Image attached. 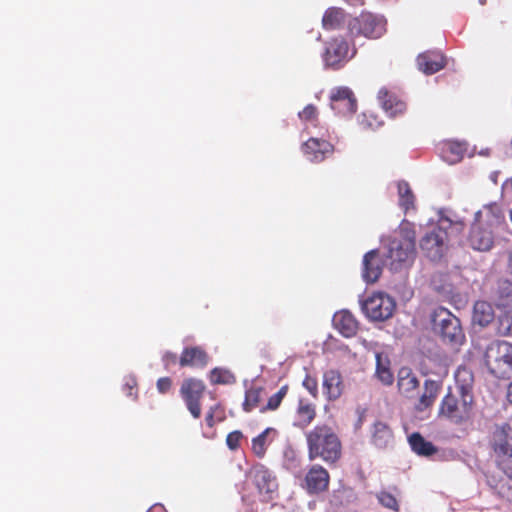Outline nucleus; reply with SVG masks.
Segmentation results:
<instances>
[{"mask_svg": "<svg viewBox=\"0 0 512 512\" xmlns=\"http://www.w3.org/2000/svg\"><path fill=\"white\" fill-rule=\"evenodd\" d=\"M495 235L493 230H488L479 223L472 224L468 237L469 245L478 251H488L494 244Z\"/></svg>", "mask_w": 512, "mask_h": 512, "instance_id": "2eb2a0df", "label": "nucleus"}, {"mask_svg": "<svg viewBox=\"0 0 512 512\" xmlns=\"http://www.w3.org/2000/svg\"><path fill=\"white\" fill-rule=\"evenodd\" d=\"M345 20V13L341 8H329L322 17V25L325 28L339 27Z\"/></svg>", "mask_w": 512, "mask_h": 512, "instance_id": "473e14b6", "label": "nucleus"}, {"mask_svg": "<svg viewBox=\"0 0 512 512\" xmlns=\"http://www.w3.org/2000/svg\"><path fill=\"white\" fill-rule=\"evenodd\" d=\"M334 151V147L330 143H325L322 141V157L332 154Z\"/></svg>", "mask_w": 512, "mask_h": 512, "instance_id": "3c124183", "label": "nucleus"}, {"mask_svg": "<svg viewBox=\"0 0 512 512\" xmlns=\"http://www.w3.org/2000/svg\"><path fill=\"white\" fill-rule=\"evenodd\" d=\"M342 447L338 436L332 432L322 431V460L335 463L341 457Z\"/></svg>", "mask_w": 512, "mask_h": 512, "instance_id": "f3484780", "label": "nucleus"}, {"mask_svg": "<svg viewBox=\"0 0 512 512\" xmlns=\"http://www.w3.org/2000/svg\"><path fill=\"white\" fill-rule=\"evenodd\" d=\"M287 391H288V387L282 386L275 394H273L271 397H269L267 404L260 408V412L265 413L266 411L276 410L280 406L284 397L286 396Z\"/></svg>", "mask_w": 512, "mask_h": 512, "instance_id": "4c0bfd02", "label": "nucleus"}, {"mask_svg": "<svg viewBox=\"0 0 512 512\" xmlns=\"http://www.w3.org/2000/svg\"><path fill=\"white\" fill-rule=\"evenodd\" d=\"M417 65L423 73L433 74L444 67V56L439 51H428L418 56Z\"/></svg>", "mask_w": 512, "mask_h": 512, "instance_id": "412c9836", "label": "nucleus"}, {"mask_svg": "<svg viewBox=\"0 0 512 512\" xmlns=\"http://www.w3.org/2000/svg\"><path fill=\"white\" fill-rule=\"evenodd\" d=\"M419 382L417 378L408 371L402 370L398 379V387L401 391L407 393L417 388Z\"/></svg>", "mask_w": 512, "mask_h": 512, "instance_id": "e433bc0d", "label": "nucleus"}, {"mask_svg": "<svg viewBox=\"0 0 512 512\" xmlns=\"http://www.w3.org/2000/svg\"><path fill=\"white\" fill-rule=\"evenodd\" d=\"M502 311L498 318L497 332L502 336H512V309Z\"/></svg>", "mask_w": 512, "mask_h": 512, "instance_id": "c9c22d12", "label": "nucleus"}, {"mask_svg": "<svg viewBox=\"0 0 512 512\" xmlns=\"http://www.w3.org/2000/svg\"><path fill=\"white\" fill-rule=\"evenodd\" d=\"M372 443L378 448H387L393 443V433L389 426L381 421L374 423L372 428Z\"/></svg>", "mask_w": 512, "mask_h": 512, "instance_id": "5701e85b", "label": "nucleus"}, {"mask_svg": "<svg viewBox=\"0 0 512 512\" xmlns=\"http://www.w3.org/2000/svg\"><path fill=\"white\" fill-rule=\"evenodd\" d=\"M466 373H467L466 369H459L457 374H456V377H459L461 374H466Z\"/></svg>", "mask_w": 512, "mask_h": 512, "instance_id": "4d7b16f0", "label": "nucleus"}, {"mask_svg": "<svg viewBox=\"0 0 512 512\" xmlns=\"http://www.w3.org/2000/svg\"><path fill=\"white\" fill-rule=\"evenodd\" d=\"M462 229V222H453L447 216L441 215L438 225L427 232L420 240V248L432 261L440 260L447 251L448 228Z\"/></svg>", "mask_w": 512, "mask_h": 512, "instance_id": "f03ea898", "label": "nucleus"}, {"mask_svg": "<svg viewBox=\"0 0 512 512\" xmlns=\"http://www.w3.org/2000/svg\"><path fill=\"white\" fill-rule=\"evenodd\" d=\"M210 356L201 346H187L179 357L180 367L204 368L209 363Z\"/></svg>", "mask_w": 512, "mask_h": 512, "instance_id": "4468645a", "label": "nucleus"}, {"mask_svg": "<svg viewBox=\"0 0 512 512\" xmlns=\"http://www.w3.org/2000/svg\"><path fill=\"white\" fill-rule=\"evenodd\" d=\"M496 305L500 310L512 309V283L501 281L498 285Z\"/></svg>", "mask_w": 512, "mask_h": 512, "instance_id": "cd10ccee", "label": "nucleus"}, {"mask_svg": "<svg viewBox=\"0 0 512 512\" xmlns=\"http://www.w3.org/2000/svg\"><path fill=\"white\" fill-rule=\"evenodd\" d=\"M490 446L498 459V465L512 480V467H505L504 462L512 460V428L509 424L495 425L490 436Z\"/></svg>", "mask_w": 512, "mask_h": 512, "instance_id": "39448f33", "label": "nucleus"}, {"mask_svg": "<svg viewBox=\"0 0 512 512\" xmlns=\"http://www.w3.org/2000/svg\"><path fill=\"white\" fill-rule=\"evenodd\" d=\"M416 231L413 223L403 220L396 236L387 244L386 258L391 270L398 271L414 261Z\"/></svg>", "mask_w": 512, "mask_h": 512, "instance_id": "f257e3e1", "label": "nucleus"}, {"mask_svg": "<svg viewBox=\"0 0 512 512\" xmlns=\"http://www.w3.org/2000/svg\"><path fill=\"white\" fill-rule=\"evenodd\" d=\"M349 45L343 37H335L326 42L324 61L326 66L338 69L350 58ZM354 52H352L351 57Z\"/></svg>", "mask_w": 512, "mask_h": 512, "instance_id": "9b49d317", "label": "nucleus"}, {"mask_svg": "<svg viewBox=\"0 0 512 512\" xmlns=\"http://www.w3.org/2000/svg\"><path fill=\"white\" fill-rule=\"evenodd\" d=\"M302 151L309 161H315L320 152V140L318 138H310L302 145Z\"/></svg>", "mask_w": 512, "mask_h": 512, "instance_id": "58836bf2", "label": "nucleus"}, {"mask_svg": "<svg viewBox=\"0 0 512 512\" xmlns=\"http://www.w3.org/2000/svg\"><path fill=\"white\" fill-rule=\"evenodd\" d=\"M362 312L371 321H385L392 317L396 303L392 297L383 292H376L360 300Z\"/></svg>", "mask_w": 512, "mask_h": 512, "instance_id": "423d86ee", "label": "nucleus"}, {"mask_svg": "<svg viewBox=\"0 0 512 512\" xmlns=\"http://www.w3.org/2000/svg\"><path fill=\"white\" fill-rule=\"evenodd\" d=\"M360 125L364 129H377L381 126V122L372 113H363L360 119Z\"/></svg>", "mask_w": 512, "mask_h": 512, "instance_id": "79ce46f5", "label": "nucleus"}, {"mask_svg": "<svg viewBox=\"0 0 512 512\" xmlns=\"http://www.w3.org/2000/svg\"><path fill=\"white\" fill-rule=\"evenodd\" d=\"M303 384L315 396L317 392V383L309 378L305 379Z\"/></svg>", "mask_w": 512, "mask_h": 512, "instance_id": "8fccbe9b", "label": "nucleus"}, {"mask_svg": "<svg viewBox=\"0 0 512 512\" xmlns=\"http://www.w3.org/2000/svg\"><path fill=\"white\" fill-rule=\"evenodd\" d=\"M157 390L161 394H165L171 390L172 380L170 377H161L156 383Z\"/></svg>", "mask_w": 512, "mask_h": 512, "instance_id": "09e8293b", "label": "nucleus"}, {"mask_svg": "<svg viewBox=\"0 0 512 512\" xmlns=\"http://www.w3.org/2000/svg\"><path fill=\"white\" fill-rule=\"evenodd\" d=\"M330 106L336 113L347 116L357 110V100L353 91L348 87H335L329 94Z\"/></svg>", "mask_w": 512, "mask_h": 512, "instance_id": "f8f14e48", "label": "nucleus"}, {"mask_svg": "<svg viewBox=\"0 0 512 512\" xmlns=\"http://www.w3.org/2000/svg\"><path fill=\"white\" fill-rule=\"evenodd\" d=\"M507 398H508V401L510 403H512V382L510 383V385L508 387Z\"/></svg>", "mask_w": 512, "mask_h": 512, "instance_id": "864d4df0", "label": "nucleus"}, {"mask_svg": "<svg viewBox=\"0 0 512 512\" xmlns=\"http://www.w3.org/2000/svg\"><path fill=\"white\" fill-rule=\"evenodd\" d=\"M485 364L497 378L512 377V344L494 341L486 349Z\"/></svg>", "mask_w": 512, "mask_h": 512, "instance_id": "20e7f679", "label": "nucleus"}, {"mask_svg": "<svg viewBox=\"0 0 512 512\" xmlns=\"http://www.w3.org/2000/svg\"><path fill=\"white\" fill-rule=\"evenodd\" d=\"M439 391L440 386L436 381H425L424 391L420 396L418 403L416 404V409L418 411H423L431 407L438 397Z\"/></svg>", "mask_w": 512, "mask_h": 512, "instance_id": "a878e982", "label": "nucleus"}, {"mask_svg": "<svg viewBox=\"0 0 512 512\" xmlns=\"http://www.w3.org/2000/svg\"><path fill=\"white\" fill-rule=\"evenodd\" d=\"M162 362L164 368L168 370L170 367L174 366L176 363H179V358L177 355L171 351H166L162 356Z\"/></svg>", "mask_w": 512, "mask_h": 512, "instance_id": "de8ad7c7", "label": "nucleus"}, {"mask_svg": "<svg viewBox=\"0 0 512 512\" xmlns=\"http://www.w3.org/2000/svg\"><path fill=\"white\" fill-rule=\"evenodd\" d=\"M467 152V143L445 141L439 147L441 158L448 164L459 163Z\"/></svg>", "mask_w": 512, "mask_h": 512, "instance_id": "aec40b11", "label": "nucleus"}, {"mask_svg": "<svg viewBox=\"0 0 512 512\" xmlns=\"http://www.w3.org/2000/svg\"><path fill=\"white\" fill-rule=\"evenodd\" d=\"M334 328L344 337H352L358 330V322L348 310H341L332 318Z\"/></svg>", "mask_w": 512, "mask_h": 512, "instance_id": "6ab92c4d", "label": "nucleus"}, {"mask_svg": "<svg viewBox=\"0 0 512 512\" xmlns=\"http://www.w3.org/2000/svg\"><path fill=\"white\" fill-rule=\"evenodd\" d=\"M495 317L493 306L487 301H477L473 308V322L484 327L490 324Z\"/></svg>", "mask_w": 512, "mask_h": 512, "instance_id": "b1692460", "label": "nucleus"}, {"mask_svg": "<svg viewBox=\"0 0 512 512\" xmlns=\"http://www.w3.org/2000/svg\"><path fill=\"white\" fill-rule=\"evenodd\" d=\"M378 98L385 112L391 117L402 114L406 110V104L384 88L380 89Z\"/></svg>", "mask_w": 512, "mask_h": 512, "instance_id": "4be33fe9", "label": "nucleus"}, {"mask_svg": "<svg viewBox=\"0 0 512 512\" xmlns=\"http://www.w3.org/2000/svg\"><path fill=\"white\" fill-rule=\"evenodd\" d=\"M264 389L262 387L251 386L245 392V399L243 402V410L245 412H251L255 408L259 407Z\"/></svg>", "mask_w": 512, "mask_h": 512, "instance_id": "c756f323", "label": "nucleus"}, {"mask_svg": "<svg viewBox=\"0 0 512 512\" xmlns=\"http://www.w3.org/2000/svg\"><path fill=\"white\" fill-rule=\"evenodd\" d=\"M510 220L512 222V209L510 210Z\"/></svg>", "mask_w": 512, "mask_h": 512, "instance_id": "13d9d810", "label": "nucleus"}, {"mask_svg": "<svg viewBox=\"0 0 512 512\" xmlns=\"http://www.w3.org/2000/svg\"><path fill=\"white\" fill-rule=\"evenodd\" d=\"M362 278L366 283H375L382 274L383 263L377 250L367 252L362 262Z\"/></svg>", "mask_w": 512, "mask_h": 512, "instance_id": "dca6fc26", "label": "nucleus"}, {"mask_svg": "<svg viewBox=\"0 0 512 512\" xmlns=\"http://www.w3.org/2000/svg\"><path fill=\"white\" fill-rule=\"evenodd\" d=\"M259 493L272 494L276 491L278 485L276 478L271 471L262 464L255 465L249 472Z\"/></svg>", "mask_w": 512, "mask_h": 512, "instance_id": "ddd939ff", "label": "nucleus"}, {"mask_svg": "<svg viewBox=\"0 0 512 512\" xmlns=\"http://www.w3.org/2000/svg\"><path fill=\"white\" fill-rule=\"evenodd\" d=\"M328 480H329V474L324 468H322V489L327 486Z\"/></svg>", "mask_w": 512, "mask_h": 512, "instance_id": "603ef678", "label": "nucleus"}, {"mask_svg": "<svg viewBox=\"0 0 512 512\" xmlns=\"http://www.w3.org/2000/svg\"><path fill=\"white\" fill-rule=\"evenodd\" d=\"M123 390L125 391L126 395L128 397H131L132 399H136L137 397V381L134 378H129L124 386Z\"/></svg>", "mask_w": 512, "mask_h": 512, "instance_id": "49530a36", "label": "nucleus"}, {"mask_svg": "<svg viewBox=\"0 0 512 512\" xmlns=\"http://www.w3.org/2000/svg\"><path fill=\"white\" fill-rule=\"evenodd\" d=\"M209 380L213 385H231L236 377L229 369L216 367L210 371Z\"/></svg>", "mask_w": 512, "mask_h": 512, "instance_id": "2f4dec72", "label": "nucleus"}, {"mask_svg": "<svg viewBox=\"0 0 512 512\" xmlns=\"http://www.w3.org/2000/svg\"><path fill=\"white\" fill-rule=\"evenodd\" d=\"M349 31L353 36L377 39L386 32V20L383 16L364 12L349 22Z\"/></svg>", "mask_w": 512, "mask_h": 512, "instance_id": "6e6552de", "label": "nucleus"}, {"mask_svg": "<svg viewBox=\"0 0 512 512\" xmlns=\"http://www.w3.org/2000/svg\"><path fill=\"white\" fill-rule=\"evenodd\" d=\"M432 325L445 341L459 343L464 339L459 319L445 308L440 307L434 311Z\"/></svg>", "mask_w": 512, "mask_h": 512, "instance_id": "0eeeda50", "label": "nucleus"}, {"mask_svg": "<svg viewBox=\"0 0 512 512\" xmlns=\"http://www.w3.org/2000/svg\"><path fill=\"white\" fill-rule=\"evenodd\" d=\"M303 487L310 493H318L320 490V466L313 465L305 476Z\"/></svg>", "mask_w": 512, "mask_h": 512, "instance_id": "f704fd0d", "label": "nucleus"}, {"mask_svg": "<svg viewBox=\"0 0 512 512\" xmlns=\"http://www.w3.org/2000/svg\"><path fill=\"white\" fill-rule=\"evenodd\" d=\"M206 386L204 382L196 378H186L180 387V395L184 400L188 411L191 415L198 419L201 416L200 401L204 395Z\"/></svg>", "mask_w": 512, "mask_h": 512, "instance_id": "1a4fd4ad", "label": "nucleus"}, {"mask_svg": "<svg viewBox=\"0 0 512 512\" xmlns=\"http://www.w3.org/2000/svg\"><path fill=\"white\" fill-rule=\"evenodd\" d=\"M378 501L386 508L397 510L398 509V502L396 498L387 492H381L377 496Z\"/></svg>", "mask_w": 512, "mask_h": 512, "instance_id": "c03bdc74", "label": "nucleus"}, {"mask_svg": "<svg viewBox=\"0 0 512 512\" xmlns=\"http://www.w3.org/2000/svg\"><path fill=\"white\" fill-rule=\"evenodd\" d=\"M224 418V410L219 404H215L209 408L205 417V421L207 426L212 428L217 422L223 421Z\"/></svg>", "mask_w": 512, "mask_h": 512, "instance_id": "a19ab883", "label": "nucleus"}, {"mask_svg": "<svg viewBox=\"0 0 512 512\" xmlns=\"http://www.w3.org/2000/svg\"><path fill=\"white\" fill-rule=\"evenodd\" d=\"M343 392V381L340 373L335 370L327 371L323 376L322 394L329 401L338 399Z\"/></svg>", "mask_w": 512, "mask_h": 512, "instance_id": "a211bd4d", "label": "nucleus"}, {"mask_svg": "<svg viewBox=\"0 0 512 512\" xmlns=\"http://www.w3.org/2000/svg\"><path fill=\"white\" fill-rule=\"evenodd\" d=\"M439 416L454 425L464 426L473 418V396L461 387L460 397L447 394L440 405Z\"/></svg>", "mask_w": 512, "mask_h": 512, "instance_id": "7ed1b4c3", "label": "nucleus"}, {"mask_svg": "<svg viewBox=\"0 0 512 512\" xmlns=\"http://www.w3.org/2000/svg\"><path fill=\"white\" fill-rule=\"evenodd\" d=\"M299 118L302 121H311L317 118V108L314 105H307L301 112H299Z\"/></svg>", "mask_w": 512, "mask_h": 512, "instance_id": "a18cd8bd", "label": "nucleus"}, {"mask_svg": "<svg viewBox=\"0 0 512 512\" xmlns=\"http://www.w3.org/2000/svg\"><path fill=\"white\" fill-rule=\"evenodd\" d=\"M503 488H504V485H502L500 488H499V494H501V496L503 497H508V494H506L504 491H503Z\"/></svg>", "mask_w": 512, "mask_h": 512, "instance_id": "6e6d98bb", "label": "nucleus"}, {"mask_svg": "<svg viewBox=\"0 0 512 512\" xmlns=\"http://www.w3.org/2000/svg\"><path fill=\"white\" fill-rule=\"evenodd\" d=\"M351 5L362 4V0H346Z\"/></svg>", "mask_w": 512, "mask_h": 512, "instance_id": "5fc2aeb1", "label": "nucleus"}, {"mask_svg": "<svg viewBox=\"0 0 512 512\" xmlns=\"http://www.w3.org/2000/svg\"><path fill=\"white\" fill-rule=\"evenodd\" d=\"M306 440L308 445V457L312 461L320 456V427L316 426L314 429L307 432Z\"/></svg>", "mask_w": 512, "mask_h": 512, "instance_id": "72a5a7b5", "label": "nucleus"}, {"mask_svg": "<svg viewBox=\"0 0 512 512\" xmlns=\"http://www.w3.org/2000/svg\"><path fill=\"white\" fill-rule=\"evenodd\" d=\"M408 441L411 449L420 456H431L437 451V448L419 433H412Z\"/></svg>", "mask_w": 512, "mask_h": 512, "instance_id": "bb28decb", "label": "nucleus"}, {"mask_svg": "<svg viewBox=\"0 0 512 512\" xmlns=\"http://www.w3.org/2000/svg\"><path fill=\"white\" fill-rule=\"evenodd\" d=\"M270 430V428H267L252 439V451L259 458L264 457L266 453V438Z\"/></svg>", "mask_w": 512, "mask_h": 512, "instance_id": "ea45409f", "label": "nucleus"}, {"mask_svg": "<svg viewBox=\"0 0 512 512\" xmlns=\"http://www.w3.org/2000/svg\"><path fill=\"white\" fill-rule=\"evenodd\" d=\"M488 230H493V234L504 231L507 227L503 210L496 203L489 204L475 213V221Z\"/></svg>", "mask_w": 512, "mask_h": 512, "instance_id": "9d476101", "label": "nucleus"}, {"mask_svg": "<svg viewBox=\"0 0 512 512\" xmlns=\"http://www.w3.org/2000/svg\"><path fill=\"white\" fill-rule=\"evenodd\" d=\"M399 196V206L407 213L410 209L414 208L415 196L405 181H399L396 184Z\"/></svg>", "mask_w": 512, "mask_h": 512, "instance_id": "c85d7f7f", "label": "nucleus"}, {"mask_svg": "<svg viewBox=\"0 0 512 512\" xmlns=\"http://www.w3.org/2000/svg\"><path fill=\"white\" fill-rule=\"evenodd\" d=\"M376 359V376L384 385H391L394 376L390 368V360L383 352L375 353Z\"/></svg>", "mask_w": 512, "mask_h": 512, "instance_id": "393cba45", "label": "nucleus"}, {"mask_svg": "<svg viewBox=\"0 0 512 512\" xmlns=\"http://www.w3.org/2000/svg\"><path fill=\"white\" fill-rule=\"evenodd\" d=\"M242 438L243 433L241 431L235 430L230 432L226 437V444L228 448L232 451L237 450L240 447Z\"/></svg>", "mask_w": 512, "mask_h": 512, "instance_id": "37998d69", "label": "nucleus"}, {"mask_svg": "<svg viewBox=\"0 0 512 512\" xmlns=\"http://www.w3.org/2000/svg\"><path fill=\"white\" fill-rule=\"evenodd\" d=\"M316 417V409L314 405H311L303 400H300L297 409V425L301 428L307 427L312 420Z\"/></svg>", "mask_w": 512, "mask_h": 512, "instance_id": "7c9ffc66", "label": "nucleus"}]
</instances>
